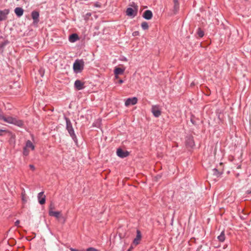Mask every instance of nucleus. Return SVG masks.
Wrapping results in <instances>:
<instances>
[{"instance_id": "f257e3e1", "label": "nucleus", "mask_w": 251, "mask_h": 251, "mask_svg": "<svg viewBox=\"0 0 251 251\" xmlns=\"http://www.w3.org/2000/svg\"><path fill=\"white\" fill-rule=\"evenodd\" d=\"M84 65V62L82 60H76L73 65V69L75 72L78 73L81 72Z\"/></svg>"}, {"instance_id": "f03ea898", "label": "nucleus", "mask_w": 251, "mask_h": 251, "mask_svg": "<svg viewBox=\"0 0 251 251\" xmlns=\"http://www.w3.org/2000/svg\"><path fill=\"white\" fill-rule=\"evenodd\" d=\"M4 121L9 124H12L19 126H22L23 125V122L22 120H18L12 117H5Z\"/></svg>"}, {"instance_id": "7ed1b4c3", "label": "nucleus", "mask_w": 251, "mask_h": 251, "mask_svg": "<svg viewBox=\"0 0 251 251\" xmlns=\"http://www.w3.org/2000/svg\"><path fill=\"white\" fill-rule=\"evenodd\" d=\"M66 128L67 129L69 133L70 136L74 139L75 138V132L73 129V127L72 126L71 122L70 120L68 118H66Z\"/></svg>"}, {"instance_id": "20e7f679", "label": "nucleus", "mask_w": 251, "mask_h": 251, "mask_svg": "<svg viewBox=\"0 0 251 251\" xmlns=\"http://www.w3.org/2000/svg\"><path fill=\"white\" fill-rule=\"evenodd\" d=\"M151 112L155 117H158L160 116L161 112L157 105H153L151 107Z\"/></svg>"}, {"instance_id": "39448f33", "label": "nucleus", "mask_w": 251, "mask_h": 251, "mask_svg": "<svg viewBox=\"0 0 251 251\" xmlns=\"http://www.w3.org/2000/svg\"><path fill=\"white\" fill-rule=\"evenodd\" d=\"M137 102V99L136 97L127 99L125 105L126 106H128L130 105H134Z\"/></svg>"}, {"instance_id": "423d86ee", "label": "nucleus", "mask_w": 251, "mask_h": 251, "mask_svg": "<svg viewBox=\"0 0 251 251\" xmlns=\"http://www.w3.org/2000/svg\"><path fill=\"white\" fill-rule=\"evenodd\" d=\"M49 215L50 216H53L55 218L59 219L60 218H63L62 216L61 212L59 211H54L52 210V208L50 207L49 210Z\"/></svg>"}, {"instance_id": "0eeeda50", "label": "nucleus", "mask_w": 251, "mask_h": 251, "mask_svg": "<svg viewBox=\"0 0 251 251\" xmlns=\"http://www.w3.org/2000/svg\"><path fill=\"white\" fill-rule=\"evenodd\" d=\"M137 8L133 9L132 8H128L126 11V14L127 16L130 17H135L137 14Z\"/></svg>"}, {"instance_id": "6e6552de", "label": "nucleus", "mask_w": 251, "mask_h": 251, "mask_svg": "<svg viewBox=\"0 0 251 251\" xmlns=\"http://www.w3.org/2000/svg\"><path fill=\"white\" fill-rule=\"evenodd\" d=\"M117 154L118 156L124 158L128 155L129 153L127 151H124L121 149H118L117 151Z\"/></svg>"}, {"instance_id": "1a4fd4ad", "label": "nucleus", "mask_w": 251, "mask_h": 251, "mask_svg": "<svg viewBox=\"0 0 251 251\" xmlns=\"http://www.w3.org/2000/svg\"><path fill=\"white\" fill-rule=\"evenodd\" d=\"M142 235L140 230H137V235L136 238L134 239L133 243L135 245H137L139 244L140 241L141 239Z\"/></svg>"}, {"instance_id": "9d476101", "label": "nucleus", "mask_w": 251, "mask_h": 251, "mask_svg": "<svg viewBox=\"0 0 251 251\" xmlns=\"http://www.w3.org/2000/svg\"><path fill=\"white\" fill-rule=\"evenodd\" d=\"M9 11L8 9H4L0 11V21L4 20L7 18V15L9 13Z\"/></svg>"}, {"instance_id": "9b49d317", "label": "nucleus", "mask_w": 251, "mask_h": 251, "mask_svg": "<svg viewBox=\"0 0 251 251\" xmlns=\"http://www.w3.org/2000/svg\"><path fill=\"white\" fill-rule=\"evenodd\" d=\"M84 83L79 80H76L75 82V86L78 90L82 89L84 87Z\"/></svg>"}, {"instance_id": "f8f14e48", "label": "nucleus", "mask_w": 251, "mask_h": 251, "mask_svg": "<svg viewBox=\"0 0 251 251\" xmlns=\"http://www.w3.org/2000/svg\"><path fill=\"white\" fill-rule=\"evenodd\" d=\"M143 17L146 20H150L152 17V13L151 10H146L143 14Z\"/></svg>"}, {"instance_id": "ddd939ff", "label": "nucleus", "mask_w": 251, "mask_h": 251, "mask_svg": "<svg viewBox=\"0 0 251 251\" xmlns=\"http://www.w3.org/2000/svg\"><path fill=\"white\" fill-rule=\"evenodd\" d=\"M45 196L44 195V192H42L38 194V199L39 200V202L41 204H43L45 203Z\"/></svg>"}, {"instance_id": "4468645a", "label": "nucleus", "mask_w": 251, "mask_h": 251, "mask_svg": "<svg viewBox=\"0 0 251 251\" xmlns=\"http://www.w3.org/2000/svg\"><path fill=\"white\" fill-rule=\"evenodd\" d=\"M125 70V69H122L121 68L116 67L114 70V74L115 75L117 76L120 75H122L124 73Z\"/></svg>"}, {"instance_id": "2eb2a0df", "label": "nucleus", "mask_w": 251, "mask_h": 251, "mask_svg": "<svg viewBox=\"0 0 251 251\" xmlns=\"http://www.w3.org/2000/svg\"><path fill=\"white\" fill-rule=\"evenodd\" d=\"M14 12L17 16L21 17L23 15L24 10L21 7H16L14 10Z\"/></svg>"}, {"instance_id": "dca6fc26", "label": "nucleus", "mask_w": 251, "mask_h": 251, "mask_svg": "<svg viewBox=\"0 0 251 251\" xmlns=\"http://www.w3.org/2000/svg\"><path fill=\"white\" fill-rule=\"evenodd\" d=\"M174 3L173 11L174 14H176L179 9V3L178 0H173Z\"/></svg>"}, {"instance_id": "f3484780", "label": "nucleus", "mask_w": 251, "mask_h": 251, "mask_svg": "<svg viewBox=\"0 0 251 251\" xmlns=\"http://www.w3.org/2000/svg\"><path fill=\"white\" fill-rule=\"evenodd\" d=\"M31 16L32 19L34 20V22L37 23L38 22V19L39 16V14L37 11H33L31 13Z\"/></svg>"}, {"instance_id": "a211bd4d", "label": "nucleus", "mask_w": 251, "mask_h": 251, "mask_svg": "<svg viewBox=\"0 0 251 251\" xmlns=\"http://www.w3.org/2000/svg\"><path fill=\"white\" fill-rule=\"evenodd\" d=\"M25 148L30 149L31 150H34L35 146L30 140H27L26 142V145Z\"/></svg>"}, {"instance_id": "6ab92c4d", "label": "nucleus", "mask_w": 251, "mask_h": 251, "mask_svg": "<svg viewBox=\"0 0 251 251\" xmlns=\"http://www.w3.org/2000/svg\"><path fill=\"white\" fill-rule=\"evenodd\" d=\"M78 39V36L76 34H73L71 35L69 37V40L72 42H75L76 40Z\"/></svg>"}, {"instance_id": "aec40b11", "label": "nucleus", "mask_w": 251, "mask_h": 251, "mask_svg": "<svg viewBox=\"0 0 251 251\" xmlns=\"http://www.w3.org/2000/svg\"><path fill=\"white\" fill-rule=\"evenodd\" d=\"M218 239L220 242H223L225 240V235L224 231H222L221 234L218 236Z\"/></svg>"}, {"instance_id": "412c9836", "label": "nucleus", "mask_w": 251, "mask_h": 251, "mask_svg": "<svg viewBox=\"0 0 251 251\" xmlns=\"http://www.w3.org/2000/svg\"><path fill=\"white\" fill-rule=\"evenodd\" d=\"M187 145L189 146L190 147H193L194 146V143L192 139H189L187 141Z\"/></svg>"}, {"instance_id": "4be33fe9", "label": "nucleus", "mask_w": 251, "mask_h": 251, "mask_svg": "<svg viewBox=\"0 0 251 251\" xmlns=\"http://www.w3.org/2000/svg\"><path fill=\"white\" fill-rule=\"evenodd\" d=\"M141 26L144 30L148 29L149 28L148 24L146 22L142 23Z\"/></svg>"}, {"instance_id": "5701e85b", "label": "nucleus", "mask_w": 251, "mask_h": 251, "mask_svg": "<svg viewBox=\"0 0 251 251\" xmlns=\"http://www.w3.org/2000/svg\"><path fill=\"white\" fill-rule=\"evenodd\" d=\"M29 149L26 148H25V147L24 148V149H23V152L24 155L27 156L29 154Z\"/></svg>"}, {"instance_id": "b1692460", "label": "nucleus", "mask_w": 251, "mask_h": 251, "mask_svg": "<svg viewBox=\"0 0 251 251\" xmlns=\"http://www.w3.org/2000/svg\"><path fill=\"white\" fill-rule=\"evenodd\" d=\"M197 34L200 37H202L204 35V33L201 28H199L197 31Z\"/></svg>"}, {"instance_id": "393cba45", "label": "nucleus", "mask_w": 251, "mask_h": 251, "mask_svg": "<svg viewBox=\"0 0 251 251\" xmlns=\"http://www.w3.org/2000/svg\"><path fill=\"white\" fill-rule=\"evenodd\" d=\"M22 201L24 202H26L27 199H26V194H25V191L22 193Z\"/></svg>"}, {"instance_id": "a878e982", "label": "nucleus", "mask_w": 251, "mask_h": 251, "mask_svg": "<svg viewBox=\"0 0 251 251\" xmlns=\"http://www.w3.org/2000/svg\"><path fill=\"white\" fill-rule=\"evenodd\" d=\"M87 251H98V250L94 248H89L87 249Z\"/></svg>"}, {"instance_id": "bb28decb", "label": "nucleus", "mask_w": 251, "mask_h": 251, "mask_svg": "<svg viewBox=\"0 0 251 251\" xmlns=\"http://www.w3.org/2000/svg\"><path fill=\"white\" fill-rule=\"evenodd\" d=\"M5 117H4V115L0 112V119L4 121Z\"/></svg>"}, {"instance_id": "cd10ccee", "label": "nucleus", "mask_w": 251, "mask_h": 251, "mask_svg": "<svg viewBox=\"0 0 251 251\" xmlns=\"http://www.w3.org/2000/svg\"><path fill=\"white\" fill-rule=\"evenodd\" d=\"M139 34V33L138 31H134L133 32L132 35L134 36H137Z\"/></svg>"}, {"instance_id": "c85d7f7f", "label": "nucleus", "mask_w": 251, "mask_h": 251, "mask_svg": "<svg viewBox=\"0 0 251 251\" xmlns=\"http://www.w3.org/2000/svg\"><path fill=\"white\" fill-rule=\"evenodd\" d=\"M29 167L30 169H31L32 171L35 170V167L33 165L30 164L29 165Z\"/></svg>"}, {"instance_id": "c756f323", "label": "nucleus", "mask_w": 251, "mask_h": 251, "mask_svg": "<svg viewBox=\"0 0 251 251\" xmlns=\"http://www.w3.org/2000/svg\"><path fill=\"white\" fill-rule=\"evenodd\" d=\"M20 224V221L19 220H17L15 223V226H18L19 225V224Z\"/></svg>"}, {"instance_id": "7c9ffc66", "label": "nucleus", "mask_w": 251, "mask_h": 251, "mask_svg": "<svg viewBox=\"0 0 251 251\" xmlns=\"http://www.w3.org/2000/svg\"><path fill=\"white\" fill-rule=\"evenodd\" d=\"M247 193L248 194H251V188L249 189V190H248L247 191Z\"/></svg>"}, {"instance_id": "2f4dec72", "label": "nucleus", "mask_w": 251, "mask_h": 251, "mask_svg": "<svg viewBox=\"0 0 251 251\" xmlns=\"http://www.w3.org/2000/svg\"><path fill=\"white\" fill-rule=\"evenodd\" d=\"M6 132L5 130L0 129V135H1V132Z\"/></svg>"}, {"instance_id": "473e14b6", "label": "nucleus", "mask_w": 251, "mask_h": 251, "mask_svg": "<svg viewBox=\"0 0 251 251\" xmlns=\"http://www.w3.org/2000/svg\"><path fill=\"white\" fill-rule=\"evenodd\" d=\"M119 83L122 84L123 82V81L122 79H120L119 81Z\"/></svg>"}, {"instance_id": "72a5a7b5", "label": "nucleus", "mask_w": 251, "mask_h": 251, "mask_svg": "<svg viewBox=\"0 0 251 251\" xmlns=\"http://www.w3.org/2000/svg\"><path fill=\"white\" fill-rule=\"evenodd\" d=\"M132 249V247H131L127 251H131Z\"/></svg>"}, {"instance_id": "f704fd0d", "label": "nucleus", "mask_w": 251, "mask_h": 251, "mask_svg": "<svg viewBox=\"0 0 251 251\" xmlns=\"http://www.w3.org/2000/svg\"><path fill=\"white\" fill-rule=\"evenodd\" d=\"M227 247V245H224L223 247V249H225Z\"/></svg>"}, {"instance_id": "c9c22d12", "label": "nucleus", "mask_w": 251, "mask_h": 251, "mask_svg": "<svg viewBox=\"0 0 251 251\" xmlns=\"http://www.w3.org/2000/svg\"><path fill=\"white\" fill-rule=\"evenodd\" d=\"M95 6H97V7H100V6L99 5H98L97 3H96L95 4Z\"/></svg>"}, {"instance_id": "e433bc0d", "label": "nucleus", "mask_w": 251, "mask_h": 251, "mask_svg": "<svg viewBox=\"0 0 251 251\" xmlns=\"http://www.w3.org/2000/svg\"><path fill=\"white\" fill-rule=\"evenodd\" d=\"M115 77H116V78H118V75H117H117H115Z\"/></svg>"}]
</instances>
